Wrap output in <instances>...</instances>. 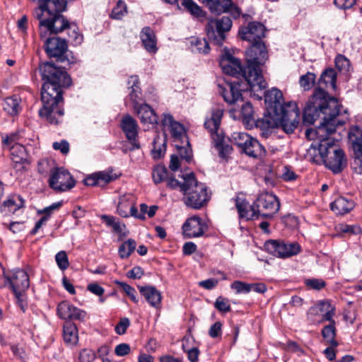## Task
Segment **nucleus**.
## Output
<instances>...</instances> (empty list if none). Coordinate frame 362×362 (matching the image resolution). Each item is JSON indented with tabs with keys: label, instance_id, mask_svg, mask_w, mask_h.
<instances>
[{
	"label": "nucleus",
	"instance_id": "f8f14e48",
	"mask_svg": "<svg viewBox=\"0 0 362 362\" xmlns=\"http://www.w3.org/2000/svg\"><path fill=\"white\" fill-rule=\"evenodd\" d=\"M349 139L355 153L353 168L356 173L362 174V130L358 127H352L349 132Z\"/></svg>",
	"mask_w": 362,
	"mask_h": 362
},
{
	"label": "nucleus",
	"instance_id": "864d4df0",
	"mask_svg": "<svg viewBox=\"0 0 362 362\" xmlns=\"http://www.w3.org/2000/svg\"><path fill=\"white\" fill-rule=\"evenodd\" d=\"M95 358V354L93 350L84 349L79 354L80 362H93Z\"/></svg>",
	"mask_w": 362,
	"mask_h": 362
},
{
	"label": "nucleus",
	"instance_id": "bf43d9fd",
	"mask_svg": "<svg viewBox=\"0 0 362 362\" xmlns=\"http://www.w3.org/2000/svg\"><path fill=\"white\" fill-rule=\"evenodd\" d=\"M222 324L221 322H216L211 326L209 330V334L212 338H216L221 334Z\"/></svg>",
	"mask_w": 362,
	"mask_h": 362
},
{
	"label": "nucleus",
	"instance_id": "0e129e2a",
	"mask_svg": "<svg viewBox=\"0 0 362 362\" xmlns=\"http://www.w3.org/2000/svg\"><path fill=\"white\" fill-rule=\"evenodd\" d=\"M218 280L215 279H209L199 282V285L207 290H211L216 286Z\"/></svg>",
	"mask_w": 362,
	"mask_h": 362
},
{
	"label": "nucleus",
	"instance_id": "de8ad7c7",
	"mask_svg": "<svg viewBox=\"0 0 362 362\" xmlns=\"http://www.w3.org/2000/svg\"><path fill=\"white\" fill-rule=\"evenodd\" d=\"M250 136L245 132H235L230 136L231 141L238 148L243 146L246 139H249Z\"/></svg>",
	"mask_w": 362,
	"mask_h": 362
},
{
	"label": "nucleus",
	"instance_id": "6e6552de",
	"mask_svg": "<svg viewBox=\"0 0 362 362\" xmlns=\"http://www.w3.org/2000/svg\"><path fill=\"white\" fill-rule=\"evenodd\" d=\"M219 64L221 69L225 74L236 76L237 78L241 76L244 79V82H239L238 81L236 82H238L242 85L240 86L241 88L245 87L246 82L245 81L244 72L247 71V67L243 68L238 58L232 56L229 53H226L221 59ZM233 82V81H231V83ZM228 84H229V83H228L224 88L220 86V88L221 89V93L222 95L225 88H227L228 91H229Z\"/></svg>",
	"mask_w": 362,
	"mask_h": 362
},
{
	"label": "nucleus",
	"instance_id": "4c0bfd02",
	"mask_svg": "<svg viewBox=\"0 0 362 362\" xmlns=\"http://www.w3.org/2000/svg\"><path fill=\"white\" fill-rule=\"evenodd\" d=\"M254 110L250 103H245L241 107L240 116L244 124L246 126H252L255 121Z\"/></svg>",
	"mask_w": 362,
	"mask_h": 362
},
{
	"label": "nucleus",
	"instance_id": "13d9d810",
	"mask_svg": "<svg viewBox=\"0 0 362 362\" xmlns=\"http://www.w3.org/2000/svg\"><path fill=\"white\" fill-rule=\"evenodd\" d=\"M25 290H19L16 291H13L15 297L16 298V303L21 308V309L25 312L26 308V302L25 300V296L23 293Z\"/></svg>",
	"mask_w": 362,
	"mask_h": 362
},
{
	"label": "nucleus",
	"instance_id": "79ce46f5",
	"mask_svg": "<svg viewBox=\"0 0 362 362\" xmlns=\"http://www.w3.org/2000/svg\"><path fill=\"white\" fill-rule=\"evenodd\" d=\"M95 173L98 180V186H103L117 178L116 175L112 172L100 171Z\"/></svg>",
	"mask_w": 362,
	"mask_h": 362
},
{
	"label": "nucleus",
	"instance_id": "603ef678",
	"mask_svg": "<svg viewBox=\"0 0 362 362\" xmlns=\"http://www.w3.org/2000/svg\"><path fill=\"white\" fill-rule=\"evenodd\" d=\"M230 288L234 289L237 293H248L250 292V284L240 281H235L231 285Z\"/></svg>",
	"mask_w": 362,
	"mask_h": 362
},
{
	"label": "nucleus",
	"instance_id": "1a4fd4ad",
	"mask_svg": "<svg viewBox=\"0 0 362 362\" xmlns=\"http://www.w3.org/2000/svg\"><path fill=\"white\" fill-rule=\"evenodd\" d=\"M48 182L49 187L57 192L69 190L75 185L72 176L64 168L51 169Z\"/></svg>",
	"mask_w": 362,
	"mask_h": 362
},
{
	"label": "nucleus",
	"instance_id": "7ed1b4c3",
	"mask_svg": "<svg viewBox=\"0 0 362 362\" xmlns=\"http://www.w3.org/2000/svg\"><path fill=\"white\" fill-rule=\"evenodd\" d=\"M43 84L41 91L42 107L40 110V117L53 124L59 123L63 117L64 111L58 104L62 100V87L71 85V78L62 68L52 63L46 62L40 67Z\"/></svg>",
	"mask_w": 362,
	"mask_h": 362
},
{
	"label": "nucleus",
	"instance_id": "393cba45",
	"mask_svg": "<svg viewBox=\"0 0 362 362\" xmlns=\"http://www.w3.org/2000/svg\"><path fill=\"white\" fill-rule=\"evenodd\" d=\"M3 110L11 116L18 115L21 110V99L18 95L7 97L2 103Z\"/></svg>",
	"mask_w": 362,
	"mask_h": 362
},
{
	"label": "nucleus",
	"instance_id": "5fc2aeb1",
	"mask_svg": "<svg viewBox=\"0 0 362 362\" xmlns=\"http://www.w3.org/2000/svg\"><path fill=\"white\" fill-rule=\"evenodd\" d=\"M118 284L133 302H138V299L136 296V292L133 287L124 282H119Z\"/></svg>",
	"mask_w": 362,
	"mask_h": 362
},
{
	"label": "nucleus",
	"instance_id": "09e8293b",
	"mask_svg": "<svg viewBox=\"0 0 362 362\" xmlns=\"http://www.w3.org/2000/svg\"><path fill=\"white\" fill-rule=\"evenodd\" d=\"M55 260L59 268L63 271L69 265L68 257L64 251L59 252L55 256Z\"/></svg>",
	"mask_w": 362,
	"mask_h": 362
},
{
	"label": "nucleus",
	"instance_id": "e2e57ef3",
	"mask_svg": "<svg viewBox=\"0 0 362 362\" xmlns=\"http://www.w3.org/2000/svg\"><path fill=\"white\" fill-rule=\"evenodd\" d=\"M87 288L91 293L99 296H102L105 291L104 288L102 286L95 283L89 284L88 285Z\"/></svg>",
	"mask_w": 362,
	"mask_h": 362
},
{
	"label": "nucleus",
	"instance_id": "b1692460",
	"mask_svg": "<svg viewBox=\"0 0 362 362\" xmlns=\"http://www.w3.org/2000/svg\"><path fill=\"white\" fill-rule=\"evenodd\" d=\"M235 206L238 209L240 218L253 220L257 219L259 217V213H257L255 207L251 206L245 199L238 198L235 200Z\"/></svg>",
	"mask_w": 362,
	"mask_h": 362
},
{
	"label": "nucleus",
	"instance_id": "c85d7f7f",
	"mask_svg": "<svg viewBox=\"0 0 362 362\" xmlns=\"http://www.w3.org/2000/svg\"><path fill=\"white\" fill-rule=\"evenodd\" d=\"M63 338L64 342L69 346H74L78 343V329L75 324L70 322L64 324Z\"/></svg>",
	"mask_w": 362,
	"mask_h": 362
},
{
	"label": "nucleus",
	"instance_id": "338daca9",
	"mask_svg": "<svg viewBox=\"0 0 362 362\" xmlns=\"http://www.w3.org/2000/svg\"><path fill=\"white\" fill-rule=\"evenodd\" d=\"M197 245L192 242H187L183 245L182 251L186 255H189L195 252Z\"/></svg>",
	"mask_w": 362,
	"mask_h": 362
},
{
	"label": "nucleus",
	"instance_id": "e433bc0d",
	"mask_svg": "<svg viewBox=\"0 0 362 362\" xmlns=\"http://www.w3.org/2000/svg\"><path fill=\"white\" fill-rule=\"evenodd\" d=\"M329 322L330 324L322 329V335L327 344H329L332 346H337L338 344L335 340V322L332 319Z\"/></svg>",
	"mask_w": 362,
	"mask_h": 362
},
{
	"label": "nucleus",
	"instance_id": "c756f323",
	"mask_svg": "<svg viewBox=\"0 0 362 362\" xmlns=\"http://www.w3.org/2000/svg\"><path fill=\"white\" fill-rule=\"evenodd\" d=\"M129 85L131 86L132 90L129 94V97L130 100L133 103V107L134 109L136 108V106L141 105L142 103H141V89L139 86H138L139 83V78L136 76H132L129 77Z\"/></svg>",
	"mask_w": 362,
	"mask_h": 362
},
{
	"label": "nucleus",
	"instance_id": "aec40b11",
	"mask_svg": "<svg viewBox=\"0 0 362 362\" xmlns=\"http://www.w3.org/2000/svg\"><path fill=\"white\" fill-rule=\"evenodd\" d=\"M308 314L321 316V321H330L334 315V308L328 301H320L312 306Z\"/></svg>",
	"mask_w": 362,
	"mask_h": 362
},
{
	"label": "nucleus",
	"instance_id": "c03bdc74",
	"mask_svg": "<svg viewBox=\"0 0 362 362\" xmlns=\"http://www.w3.org/2000/svg\"><path fill=\"white\" fill-rule=\"evenodd\" d=\"M193 45V51H197L199 53H208L209 52V42L206 39H196L194 41H192Z\"/></svg>",
	"mask_w": 362,
	"mask_h": 362
},
{
	"label": "nucleus",
	"instance_id": "f03ea898",
	"mask_svg": "<svg viewBox=\"0 0 362 362\" xmlns=\"http://www.w3.org/2000/svg\"><path fill=\"white\" fill-rule=\"evenodd\" d=\"M241 86L238 82L228 84L229 91L225 88L223 92V97L226 103L235 104L242 101L241 92L247 90L253 93L254 96L258 100H261L264 95L269 116L263 119V123L269 128L281 127L287 134H291L295 130L300 118V111L296 103L291 101L284 103L283 94L277 88L265 92V87L262 91H252L246 84L245 87L241 88Z\"/></svg>",
	"mask_w": 362,
	"mask_h": 362
},
{
	"label": "nucleus",
	"instance_id": "c9c22d12",
	"mask_svg": "<svg viewBox=\"0 0 362 362\" xmlns=\"http://www.w3.org/2000/svg\"><path fill=\"white\" fill-rule=\"evenodd\" d=\"M11 153V156L13 162L16 163H23L27 159L26 149L21 144H14L8 149Z\"/></svg>",
	"mask_w": 362,
	"mask_h": 362
},
{
	"label": "nucleus",
	"instance_id": "bb28decb",
	"mask_svg": "<svg viewBox=\"0 0 362 362\" xmlns=\"http://www.w3.org/2000/svg\"><path fill=\"white\" fill-rule=\"evenodd\" d=\"M24 201L20 196L13 195L9 197L0 207V211L5 214H14L22 208Z\"/></svg>",
	"mask_w": 362,
	"mask_h": 362
},
{
	"label": "nucleus",
	"instance_id": "ddd939ff",
	"mask_svg": "<svg viewBox=\"0 0 362 362\" xmlns=\"http://www.w3.org/2000/svg\"><path fill=\"white\" fill-rule=\"evenodd\" d=\"M265 26L257 21L249 23L246 26L240 28L239 35L241 39L250 42L251 44L262 43V39L264 37Z\"/></svg>",
	"mask_w": 362,
	"mask_h": 362
},
{
	"label": "nucleus",
	"instance_id": "6e6d98bb",
	"mask_svg": "<svg viewBox=\"0 0 362 362\" xmlns=\"http://www.w3.org/2000/svg\"><path fill=\"white\" fill-rule=\"evenodd\" d=\"M130 325L129 320L127 317H124L120 320L119 322L115 326V332L117 334H124L127 329Z\"/></svg>",
	"mask_w": 362,
	"mask_h": 362
},
{
	"label": "nucleus",
	"instance_id": "69168bd1",
	"mask_svg": "<svg viewBox=\"0 0 362 362\" xmlns=\"http://www.w3.org/2000/svg\"><path fill=\"white\" fill-rule=\"evenodd\" d=\"M252 291L259 293H263L267 291V286L262 283L250 284V292Z\"/></svg>",
	"mask_w": 362,
	"mask_h": 362
},
{
	"label": "nucleus",
	"instance_id": "412c9836",
	"mask_svg": "<svg viewBox=\"0 0 362 362\" xmlns=\"http://www.w3.org/2000/svg\"><path fill=\"white\" fill-rule=\"evenodd\" d=\"M143 124H155L158 123V117L155 111L146 103L136 106L134 109Z\"/></svg>",
	"mask_w": 362,
	"mask_h": 362
},
{
	"label": "nucleus",
	"instance_id": "20e7f679",
	"mask_svg": "<svg viewBox=\"0 0 362 362\" xmlns=\"http://www.w3.org/2000/svg\"><path fill=\"white\" fill-rule=\"evenodd\" d=\"M180 180L173 177L168 180L167 185L172 189L179 188L183 194V202L189 207L199 209L210 199L207 186L199 182L193 173H182L178 175Z\"/></svg>",
	"mask_w": 362,
	"mask_h": 362
},
{
	"label": "nucleus",
	"instance_id": "72a5a7b5",
	"mask_svg": "<svg viewBox=\"0 0 362 362\" xmlns=\"http://www.w3.org/2000/svg\"><path fill=\"white\" fill-rule=\"evenodd\" d=\"M248 144V147L246 148L245 151L247 156L253 158H260L264 156L265 149L256 139L251 137Z\"/></svg>",
	"mask_w": 362,
	"mask_h": 362
},
{
	"label": "nucleus",
	"instance_id": "052dcab7",
	"mask_svg": "<svg viewBox=\"0 0 362 362\" xmlns=\"http://www.w3.org/2000/svg\"><path fill=\"white\" fill-rule=\"evenodd\" d=\"M52 146L54 150H58L63 154H66L69 151V144L65 140L54 142Z\"/></svg>",
	"mask_w": 362,
	"mask_h": 362
},
{
	"label": "nucleus",
	"instance_id": "cd10ccee",
	"mask_svg": "<svg viewBox=\"0 0 362 362\" xmlns=\"http://www.w3.org/2000/svg\"><path fill=\"white\" fill-rule=\"evenodd\" d=\"M330 207L337 214H344L354 209V203L344 197H339L330 204Z\"/></svg>",
	"mask_w": 362,
	"mask_h": 362
},
{
	"label": "nucleus",
	"instance_id": "5701e85b",
	"mask_svg": "<svg viewBox=\"0 0 362 362\" xmlns=\"http://www.w3.org/2000/svg\"><path fill=\"white\" fill-rule=\"evenodd\" d=\"M165 2L174 5L178 9H185L192 16L199 18L205 16V12L192 0H164Z\"/></svg>",
	"mask_w": 362,
	"mask_h": 362
},
{
	"label": "nucleus",
	"instance_id": "4d7b16f0",
	"mask_svg": "<svg viewBox=\"0 0 362 362\" xmlns=\"http://www.w3.org/2000/svg\"><path fill=\"white\" fill-rule=\"evenodd\" d=\"M131 348L128 344L122 343L115 348V353L118 356H124L130 353Z\"/></svg>",
	"mask_w": 362,
	"mask_h": 362
},
{
	"label": "nucleus",
	"instance_id": "58836bf2",
	"mask_svg": "<svg viewBox=\"0 0 362 362\" xmlns=\"http://www.w3.org/2000/svg\"><path fill=\"white\" fill-rule=\"evenodd\" d=\"M136 246V241L133 239H128L124 242L118 249V253L122 259L129 257L131 254L135 250Z\"/></svg>",
	"mask_w": 362,
	"mask_h": 362
},
{
	"label": "nucleus",
	"instance_id": "0eeeda50",
	"mask_svg": "<svg viewBox=\"0 0 362 362\" xmlns=\"http://www.w3.org/2000/svg\"><path fill=\"white\" fill-rule=\"evenodd\" d=\"M232 27V21L229 17L209 19L205 27L209 40L217 45H222L226 37V33Z\"/></svg>",
	"mask_w": 362,
	"mask_h": 362
},
{
	"label": "nucleus",
	"instance_id": "dca6fc26",
	"mask_svg": "<svg viewBox=\"0 0 362 362\" xmlns=\"http://www.w3.org/2000/svg\"><path fill=\"white\" fill-rule=\"evenodd\" d=\"M13 291L27 290L30 286L28 274L23 269H15L6 276Z\"/></svg>",
	"mask_w": 362,
	"mask_h": 362
},
{
	"label": "nucleus",
	"instance_id": "9d476101",
	"mask_svg": "<svg viewBox=\"0 0 362 362\" xmlns=\"http://www.w3.org/2000/svg\"><path fill=\"white\" fill-rule=\"evenodd\" d=\"M257 206L258 212L264 218H270L277 213L280 204L277 197L269 192H264L259 195L257 199Z\"/></svg>",
	"mask_w": 362,
	"mask_h": 362
},
{
	"label": "nucleus",
	"instance_id": "473e14b6",
	"mask_svg": "<svg viewBox=\"0 0 362 362\" xmlns=\"http://www.w3.org/2000/svg\"><path fill=\"white\" fill-rule=\"evenodd\" d=\"M23 137V130H18L9 134L3 135L1 137L3 148L4 149H9L11 146H13L14 144H20L19 141H21Z\"/></svg>",
	"mask_w": 362,
	"mask_h": 362
},
{
	"label": "nucleus",
	"instance_id": "37998d69",
	"mask_svg": "<svg viewBox=\"0 0 362 362\" xmlns=\"http://www.w3.org/2000/svg\"><path fill=\"white\" fill-rule=\"evenodd\" d=\"M127 13L126 4L119 0L118 1L116 6L112 11L111 18L117 20L121 19Z\"/></svg>",
	"mask_w": 362,
	"mask_h": 362
},
{
	"label": "nucleus",
	"instance_id": "8fccbe9b",
	"mask_svg": "<svg viewBox=\"0 0 362 362\" xmlns=\"http://www.w3.org/2000/svg\"><path fill=\"white\" fill-rule=\"evenodd\" d=\"M69 36L72 40L73 43L76 45H80L83 42V35L78 33V28L75 26L69 27Z\"/></svg>",
	"mask_w": 362,
	"mask_h": 362
},
{
	"label": "nucleus",
	"instance_id": "f704fd0d",
	"mask_svg": "<svg viewBox=\"0 0 362 362\" xmlns=\"http://www.w3.org/2000/svg\"><path fill=\"white\" fill-rule=\"evenodd\" d=\"M100 218L107 226L112 228L113 232L119 235H125V225L118 221L115 217L108 215H102Z\"/></svg>",
	"mask_w": 362,
	"mask_h": 362
},
{
	"label": "nucleus",
	"instance_id": "49530a36",
	"mask_svg": "<svg viewBox=\"0 0 362 362\" xmlns=\"http://www.w3.org/2000/svg\"><path fill=\"white\" fill-rule=\"evenodd\" d=\"M215 308L220 312L228 313L230 310L229 300L219 296L214 303Z\"/></svg>",
	"mask_w": 362,
	"mask_h": 362
},
{
	"label": "nucleus",
	"instance_id": "680f3d73",
	"mask_svg": "<svg viewBox=\"0 0 362 362\" xmlns=\"http://www.w3.org/2000/svg\"><path fill=\"white\" fill-rule=\"evenodd\" d=\"M356 0H334V4L339 8L347 9L352 7Z\"/></svg>",
	"mask_w": 362,
	"mask_h": 362
},
{
	"label": "nucleus",
	"instance_id": "774afa93",
	"mask_svg": "<svg viewBox=\"0 0 362 362\" xmlns=\"http://www.w3.org/2000/svg\"><path fill=\"white\" fill-rule=\"evenodd\" d=\"M187 353L190 362H197L198 361L199 351L197 348L189 349Z\"/></svg>",
	"mask_w": 362,
	"mask_h": 362
},
{
	"label": "nucleus",
	"instance_id": "423d86ee",
	"mask_svg": "<svg viewBox=\"0 0 362 362\" xmlns=\"http://www.w3.org/2000/svg\"><path fill=\"white\" fill-rule=\"evenodd\" d=\"M223 110L219 107L211 110L210 116L206 119L204 126L211 133L214 147L218 151L219 156L226 158L232 151V147L225 143L223 134L219 129Z\"/></svg>",
	"mask_w": 362,
	"mask_h": 362
},
{
	"label": "nucleus",
	"instance_id": "ea45409f",
	"mask_svg": "<svg viewBox=\"0 0 362 362\" xmlns=\"http://www.w3.org/2000/svg\"><path fill=\"white\" fill-rule=\"evenodd\" d=\"M316 78V75L312 72H307L302 75L299 79V84L304 90H308L313 86Z\"/></svg>",
	"mask_w": 362,
	"mask_h": 362
},
{
	"label": "nucleus",
	"instance_id": "f3484780",
	"mask_svg": "<svg viewBox=\"0 0 362 362\" xmlns=\"http://www.w3.org/2000/svg\"><path fill=\"white\" fill-rule=\"evenodd\" d=\"M67 43L65 40L57 37H45V49L50 57L60 58L67 50Z\"/></svg>",
	"mask_w": 362,
	"mask_h": 362
},
{
	"label": "nucleus",
	"instance_id": "39448f33",
	"mask_svg": "<svg viewBox=\"0 0 362 362\" xmlns=\"http://www.w3.org/2000/svg\"><path fill=\"white\" fill-rule=\"evenodd\" d=\"M267 59V51L263 42L251 44V47L246 52L247 66V71L244 72L245 81L252 91H262L267 87L260 66Z\"/></svg>",
	"mask_w": 362,
	"mask_h": 362
},
{
	"label": "nucleus",
	"instance_id": "a19ab883",
	"mask_svg": "<svg viewBox=\"0 0 362 362\" xmlns=\"http://www.w3.org/2000/svg\"><path fill=\"white\" fill-rule=\"evenodd\" d=\"M168 175L167 169L163 165L156 166L152 172V177L156 184L164 181Z\"/></svg>",
	"mask_w": 362,
	"mask_h": 362
},
{
	"label": "nucleus",
	"instance_id": "a211bd4d",
	"mask_svg": "<svg viewBox=\"0 0 362 362\" xmlns=\"http://www.w3.org/2000/svg\"><path fill=\"white\" fill-rule=\"evenodd\" d=\"M57 313L59 317L64 320H83L86 317V313L83 310L67 301H63L58 305Z\"/></svg>",
	"mask_w": 362,
	"mask_h": 362
},
{
	"label": "nucleus",
	"instance_id": "a878e982",
	"mask_svg": "<svg viewBox=\"0 0 362 362\" xmlns=\"http://www.w3.org/2000/svg\"><path fill=\"white\" fill-rule=\"evenodd\" d=\"M140 37L145 49L148 52H156L157 47L156 36L153 31L149 27H145L142 29Z\"/></svg>",
	"mask_w": 362,
	"mask_h": 362
},
{
	"label": "nucleus",
	"instance_id": "4468645a",
	"mask_svg": "<svg viewBox=\"0 0 362 362\" xmlns=\"http://www.w3.org/2000/svg\"><path fill=\"white\" fill-rule=\"evenodd\" d=\"M206 229L207 226L204 221L197 216L189 218L182 226L183 234L189 238L203 235Z\"/></svg>",
	"mask_w": 362,
	"mask_h": 362
},
{
	"label": "nucleus",
	"instance_id": "a18cd8bd",
	"mask_svg": "<svg viewBox=\"0 0 362 362\" xmlns=\"http://www.w3.org/2000/svg\"><path fill=\"white\" fill-rule=\"evenodd\" d=\"M335 66L341 72H348L350 67L349 61L343 55H338L335 59Z\"/></svg>",
	"mask_w": 362,
	"mask_h": 362
},
{
	"label": "nucleus",
	"instance_id": "f257e3e1",
	"mask_svg": "<svg viewBox=\"0 0 362 362\" xmlns=\"http://www.w3.org/2000/svg\"><path fill=\"white\" fill-rule=\"evenodd\" d=\"M340 108L338 100L328 96L320 88L307 102L303 117V122L307 124H312L320 118L322 120L316 129L306 130V136L313 140L308 149L307 159L319 164L322 163L335 173L341 170L344 155L336 146L338 139L331 136L348 119L346 110L341 113Z\"/></svg>",
	"mask_w": 362,
	"mask_h": 362
},
{
	"label": "nucleus",
	"instance_id": "2eb2a0df",
	"mask_svg": "<svg viewBox=\"0 0 362 362\" xmlns=\"http://www.w3.org/2000/svg\"><path fill=\"white\" fill-rule=\"evenodd\" d=\"M121 128L132 145L131 150L139 148L140 146L136 140L139 126L136 119L129 115L124 116L121 121Z\"/></svg>",
	"mask_w": 362,
	"mask_h": 362
},
{
	"label": "nucleus",
	"instance_id": "7c9ffc66",
	"mask_svg": "<svg viewBox=\"0 0 362 362\" xmlns=\"http://www.w3.org/2000/svg\"><path fill=\"white\" fill-rule=\"evenodd\" d=\"M337 73L332 68L324 71L319 80L320 86L324 85L325 88L332 90L336 89Z\"/></svg>",
	"mask_w": 362,
	"mask_h": 362
},
{
	"label": "nucleus",
	"instance_id": "4be33fe9",
	"mask_svg": "<svg viewBox=\"0 0 362 362\" xmlns=\"http://www.w3.org/2000/svg\"><path fill=\"white\" fill-rule=\"evenodd\" d=\"M139 292L147 302L153 308H158L161 304L162 296L160 292L152 286H138Z\"/></svg>",
	"mask_w": 362,
	"mask_h": 362
},
{
	"label": "nucleus",
	"instance_id": "2f4dec72",
	"mask_svg": "<svg viewBox=\"0 0 362 362\" xmlns=\"http://www.w3.org/2000/svg\"><path fill=\"white\" fill-rule=\"evenodd\" d=\"M134 202V197L131 194L121 196L117 205V212L119 215L124 218L129 217V210Z\"/></svg>",
	"mask_w": 362,
	"mask_h": 362
},
{
	"label": "nucleus",
	"instance_id": "3c124183",
	"mask_svg": "<svg viewBox=\"0 0 362 362\" xmlns=\"http://www.w3.org/2000/svg\"><path fill=\"white\" fill-rule=\"evenodd\" d=\"M305 284L310 288L315 290H321L326 284L321 279H307L305 280Z\"/></svg>",
	"mask_w": 362,
	"mask_h": 362
},
{
	"label": "nucleus",
	"instance_id": "6ab92c4d",
	"mask_svg": "<svg viewBox=\"0 0 362 362\" xmlns=\"http://www.w3.org/2000/svg\"><path fill=\"white\" fill-rule=\"evenodd\" d=\"M161 122L164 128H168L172 136L175 139L180 140L185 136L186 131L184 126L175 121L170 114L164 113Z\"/></svg>",
	"mask_w": 362,
	"mask_h": 362
},
{
	"label": "nucleus",
	"instance_id": "9b49d317",
	"mask_svg": "<svg viewBox=\"0 0 362 362\" xmlns=\"http://www.w3.org/2000/svg\"><path fill=\"white\" fill-rule=\"evenodd\" d=\"M267 247L274 255L281 258L296 255L300 250V245L296 242L270 240L267 243Z\"/></svg>",
	"mask_w": 362,
	"mask_h": 362
}]
</instances>
